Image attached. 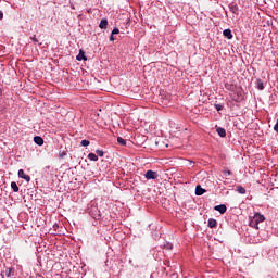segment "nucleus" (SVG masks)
<instances>
[{
    "instance_id": "obj_10",
    "label": "nucleus",
    "mask_w": 278,
    "mask_h": 278,
    "mask_svg": "<svg viewBox=\"0 0 278 278\" xmlns=\"http://www.w3.org/2000/svg\"><path fill=\"white\" fill-rule=\"evenodd\" d=\"M204 192H206V190L203 189V188L201 187V185H198V186L195 187V194H197V197H203V193H204Z\"/></svg>"
},
{
    "instance_id": "obj_19",
    "label": "nucleus",
    "mask_w": 278,
    "mask_h": 278,
    "mask_svg": "<svg viewBox=\"0 0 278 278\" xmlns=\"http://www.w3.org/2000/svg\"><path fill=\"white\" fill-rule=\"evenodd\" d=\"M237 192L239 194H247V189L242 186H237Z\"/></svg>"
},
{
    "instance_id": "obj_14",
    "label": "nucleus",
    "mask_w": 278,
    "mask_h": 278,
    "mask_svg": "<svg viewBox=\"0 0 278 278\" xmlns=\"http://www.w3.org/2000/svg\"><path fill=\"white\" fill-rule=\"evenodd\" d=\"M4 273L7 277H14V267H8Z\"/></svg>"
},
{
    "instance_id": "obj_11",
    "label": "nucleus",
    "mask_w": 278,
    "mask_h": 278,
    "mask_svg": "<svg viewBox=\"0 0 278 278\" xmlns=\"http://www.w3.org/2000/svg\"><path fill=\"white\" fill-rule=\"evenodd\" d=\"M217 225H218V222H216V219H214V218L208 219L207 227H210V229H216Z\"/></svg>"
},
{
    "instance_id": "obj_17",
    "label": "nucleus",
    "mask_w": 278,
    "mask_h": 278,
    "mask_svg": "<svg viewBox=\"0 0 278 278\" xmlns=\"http://www.w3.org/2000/svg\"><path fill=\"white\" fill-rule=\"evenodd\" d=\"M243 99L244 98L238 93L232 96V100H235L236 103H240Z\"/></svg>"
},
{
    "instance_id": "obj_5",
    "label": "nucleus",
    "mask_w": 278,
    "mask_h": 278,
    "mask_svg": "<svg viewBox=\"0 0 278 278\" xmlns=\"http://www.w3.org/2000/svg\"><path fill=\"white\" fill-rule=\"evenodd\" d=\"M76 60L78 62H87L88 61V56H86V52L84 50H79L78 55L76 56Z\"/></svg>"
},
{
    "instance_id": "obj_12",
    "label": "nucleus",
    "mask_w": 278,
    "mask_h": 278,
    "mask_svg": "<svg viewBox=\"0 0 278 278\" xmlns=\"http://www.w3.org/2000/svg\"><path fill=\"white\" fill-rule=\"evenodd\" d=\"M100 29H108V18H102L99 24Z\"/></svg>"
},
{
    "instance_id": "obj_30",
    "label": "nucleus",
    "mask_w": 278,
    "mask_h": 278,
    "mask_svg": "<svg viewBox=\"0 0 278 278\" xmlns=\"http://www.w3.org/2000/svg\"><path fill=\"white\" fill-rule=\"evenodd\" d=\"M0 94H3V90L0 88Z\"/></svg>"
},
{
    "instance_id": "obj_15",
    "label": "nucleus",
    "mask_w": 278,
    "mask_h": 278,
    "mask_svg": "<svg viewBox=\"0 0 278 278\" xmlns=\"http://www.w3.org/2000/svg\"><path fill=\"white\" fill-rule=\"evenodd\" d=\"M225 88L226 90H230L231 92H233L236 90V85L226 83Z\"/></svg>"
},
{
    "instance_id": "obj_4",
    "label": "nucleus",
    "mask_w": 278,
    "mask_h": 278,
    "mask_svg": "<svg viewBox=\"0 0 278 278\" xmlns=\"http://www.w3.org/2000/svg\"><path fill=\"white\" fill-rule=\"evenodd\" d=\"M146 179H157L159 175L157 172L151 170L149 169L146 174H144Z\"/></svg>"
},
{
    "instance_id": "obj_22",
    "label": "nucleus",
    "mask_w": 278,
    "mask_h": 278,
    "mask_svg": "<svg viewBox=\"0 0 278 278\" xmlns=\"http://www.w3.org/2000/svg\"><path fill=\"white\" fill-rule=\"evenodd\" d=\"M96 153L98 157H103V155H105V152H103V150H96Z\"/></svg>"
},
{
    "instance_id": "obj_8",
    "label": "nucleus",
    "mask_w": 278,
    "mask_h": 278,
    "mask_svg": "<svg viewBox=\"0 0 278 278\" xmlns=\"http://www.w3.org/2000/svg\"><path fill=\"white\" fill-rule=\"evenodd\" d=\"M34 142H35V144H38V147H42V144H45V139H42V137H40V136H35Z\"/></svg>"
},
{
    "instance_id": "obj_1",
    "label": "nucleus",
    "mask_w": 278,
    "mask_h": 278,
    "mask_svg": "<svg viewBox=\"0 0 278 278\" xmlns=\"http://www.w3.org/2000/svg\"><path fill=\"white\" fill-rule=\"evenodd\" d=\"M266 217L260 213H255L253 217H250L249 226L253 229H260V223H264Z\"/></svg>"
},
{
    "instance_id": "obj_7",
    "label": "nucleus",
    "mask_w": 278,
    "mask_h": 278,
    "mask_svg": "<svg viewBox=\"0 0 278 278\" xmlns=\"http://www.w3.org/2000/svg\"><path fill=\"white\" fill-rule=\"evenodd\" d=\"M223 36H225V38H227V40H231L233 38V34L231 33V29H229V28L224 29Z\"/></svg>"
},
{
    "instance_id": "obj_28",
    "label": "nucleus",
    "mask_w": 278,
    "mask_h": 278,
    "mask_svg": "<svg viewBox=\"0 0 278 278\" xmlns=\"http://www.w3.org/2000/svg\"><path fill=\"white\" fill-rule=\"evenodd\" d=\"M114 40H115L114 35L111 34V36H110V41H111V42H114Z\"/></svg>"
},
{
    "instance_id": "obj_25",
    "label": "nucleus",
    "mask_w": 278,
    "mask_h": 278,
    "mask_svg": "<svg viewBox=\"0 0 278 278\" xmlns=\"http://www.w3.org/2000/svg\"><path fill=\"white\" fill-rule=\"evenodd\" d=\"M65 155H66V151H61L60 153H59V157L62 160V157H65Z\"/></svg>"
},
{
    "instance_id": "obj_16",
    "label": "nucleus",
    "mask_w": 278,
    "mask_h": 278,
    "mask_svg": "<svg viewBox=\"0 0 278 278\" xmlns=\"http://www.w3.org/2000/svg\"><path fill=\"white\" fill-rule=\"evenodd\" d=\"M255 84L257 90H264V83L262 81V79H257Z\"/></svg>"
},
{
    "instance_id": "obj_29",
    "label": "nucleus",
    "mask_w": 278,
    "mask_h": 278,
    "mask_svg": "<svg viewBox=\"0 0 278 278\" xmlns=\"http://www.w3.org/2000/svg\"><path fill=\"white\" fill-rule=\"evenodd\" d=\"M0 21H3V11H0Z\"/></svg>"
},
{
    "instance_id": "obj_24",
    "label": "nucleus",
    "mask_w": 278,
    "mask_h": 278,
    "mask_svg": "<svg viewBox=\"0 0 278 278\" xmlns=\"http://www.w3.org/2000/svg\"><path fill=\"white\" fill-rule=\"evenodd\" d=\"M215 110H217V112H220V110H223V104H214Z\"/></svg>"
},
{
    "instance_id": "obj_23",
    "label": "nucleus",
    "mask_w": 278,
    "mask_h": 278,
    "mask_svg": "<svg viewBox=\"0 0 278 278\" xmlns=\"http://www.w3.org/2000/svg\"><path fill=\"white\" fill-rule=\"evenodd\" d=\"M111 34L112 36H116V34H121V30L118 29V27H114Z\"/></svg>"
},
{
    "instance_id": "obj_26",
    "label": "nucleus",
    "mask_w": 278,
    "mask_h": 278,
    "mask_svg": "<svg viewBox=\"0 0 278 278\" xmlns=\"http://www.w3.org/2000/svg\"><path fill=\"white\" fill-rule=\"evenodd\" d=\"M224 175L225 177H229V175H231V170H224Z\"/></svg>"
},
{
    "instance_id": "obj_20",
    "label": "nucleus",
    "mask_w": 278,
    "mask_h": 278,
    "mask_svg": "<svg viewBox=\"0 0 278 278\" xmlns=\"http://www.w3.org/2000/svg\"><path fill=\"white\" fill-rule=\"evenodd\" d=\"M11 189L13 190V192H18L20 190L18 185H16L15 181L11 182Z\"/></svg>"
},
{
    "instance_id": "obj_18",
    "label": "nucleus",
    "mask_w": 278,
    "mask_h": 278,
    "mask_svg": "<svg viewBox=\"0 0 278 278\" xmlns=\"http://www.w3.org/2000/svg\"><path fill=\"white\" fill-rule=\"evenodd\" d=\"M117 142L121 147H127V140L123 139V137H118Z\"/></svg>"
},
{
    "instance_id": "obj_21",
    "label": "nucleus",
    "mask_w": 278,
    "mask_h": 278,
    "mask_svg": "<svg viewBox=\"0 0 278 278\" xmlns=\"http://www.w3.org/2000/svg\"><path fill=\"white\" fill-rule=\"evenodd\" d=\"M80 144H81V147H90V140L84 139V140H81Z\"/></svg>"
},
{
    "instance_id": "obj_13",
    "label": "nucleus",
    "mask_w": 278,
    "mask_h": 278,
    "mask_svg": "<svg viewBox=\"0 0 278 278\" xmlns=\"http://www.w3.org/2000/svg\"><path fill=\"white\" fill-rule=\"evenodd\" d=\"M88 160H90L91 162H99V156L97 155V154H94V153H89L88 154Z\"/></svg>"
},
{
    "instance_id": "obj_3",
    "label": "nucleus",
    "mask_w": 278,
    "mask_h": 278,
    "mask_svg": "<svg viewBox=\"0 0 278 278\" xmlns=\"http://www.w3.org/2000/svg\"><path fill=\"white\" fill-rule=\"evenodd\" d=\"M17 175H18L20 179H25L27 181V184H29V181H31V177L29 175L25 174V170H23V169H20L17 172Z\"/></svg>"
},
{
    "instance_id": "obj_27",
    "label": "nucleus",
    "mask_w": 278,
    "mask_h": 278,
    "mask_svg": "<svg viewBox=\"0 0 278 278\" xmlns=\"http://www.w3.org/2000/svg\"><path fill=\"white\" fill-rule=\"evenodd\" d=\"M30 40H33V42H38V38H36V35H34L33 37H30Z\"/></svg>"
},
{
    "instance_id": "obj_6",
    "label": "nucleus",
    "mask_w": 278,
    "mask_h": 278,
    "mask_svg": "<svg viewBox=\"0 0 278 278\" xmlns=\"http://www.w3.org/2000/svg\"><path fill=\"white\" fill-rule=\"evenodd\" d=\"M215 212H219V214H225L227 212V205L225 204H219L214 206Z\"/></svg>"
},
{
    "instance_id": "obj_9",
    "label": "nucleus",
    "mask_w": 278,
    "mask_h": 278,
    "mask_svg": "<svg viewBox=\"0 0 278 278\" xmlns=\"http://www.w3.org/2000/svg\"><path fill=\"white\" fill-rule=\"evenodd\" d=\"M216 132L218 134V136L220 138H225L227 136V130H225V128H223V127H217Z\"/></svg>"
},
{
    "instance_id": "obj_2",
    "label": "nucleus",
    "mask_w": 278,
    "mask_h": 278,
    "mask_svg": "<svg viewBox=\"0 0 278 278\" xmlns=\"http://www.w3.org/2000/svg\"><path fill=\"white\" fill-rule=\"evenodd\" d=\"M228 8L230 12H232V14H235L236 16L240 14V8L238 7V3L231 2L228 4Z\"/></svg>"
}]
</instances>
